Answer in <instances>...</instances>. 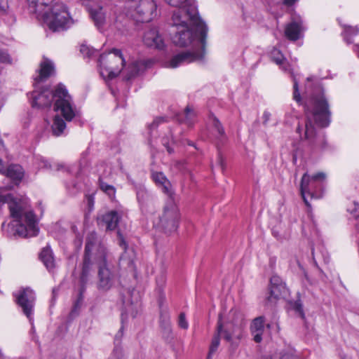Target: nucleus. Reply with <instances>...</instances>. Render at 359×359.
Returning <instances> with one entry per match:
<instances>
[{
	"mask_svg": "<svg viewBox=\"0 0 359 359\" xmlns=\"http://www.w3.org/2000/svg\"><path fill=\"white\" fill-rule=\"evenodd\" d=\"M172 27L175 29L172 36L173 43L182 47L191 44L192 48L173 56L168 67L176 68L184 64L202 61L205 53L208 27L198 14L190 16L174 12Z\"/></svg>",
	"mask_w": 359,
	"mask_h": 359,
	"instance_id": "f257e3e1",
	"label": "nucleus"
},
{
	"mask_svg": "<svg viewBox=\"0 0 359 359\" xmlns=\"http://www.w3.org/2000/svg\"><path fill=\"white\" fill-rule=\"evenodd\" d=\"M306 100L304 102V113L306 121L304 127L299 126L297 132L301 138L304 132V138L313 149H323L326 147V140L323 135H317L315 125L325 128L330 123L331 111L327 100L320 85L312 86L311 78H307L305 86Z\"/></svg>",
	"mask_w": 359,
	"mask_h": 359,
	"instance_id": "f03ea898",
	"label": "nucleus"
},
{
	"mask_svg": "<svg viewBox=\"0 0 359 359\" xmlns=\"http://www.w3.org/2000/svg\"><path fill=\"white\" fill-rule=\"evenodd\" d=\"M7 190L5 187H0V204H8L10 217L12 221L6 229L3 222L1 229L8 236L32 237L37 235L39 228L33 211L25 200L14 198L11 194H4Z\"/></svg>",
	"mask_w": 359,
	"mask_h": 359,
	"instance_id": "7ed1b4c3",
	"label": "nucleus"
},
{
	"mask_svg": "<svg viewBox=\"0 0 359 359\" xmlns=\"http://www.w3.org/2000/svg\"><path fill=\"white\" fill-rule=\"evenodd\" d=\"M32 107H48L54 102V110L60 111L67 121H71L79 116V112L73 107L71 96L63 84H58L54 92L46 88L41 91L34 90L30 95Z\"/></svg>",
	"mask_w": 359,
	"mask_h": 359,
	"instance_id": "20e7f679",
	"label": "nucleus"
},
{
	"mask_svg": "<svg viewBox=\"0 0 359 359\" xmlns=\"http://www.w3.org/2000/svg\"><path fill=\"white\" fill-rule=\"evenodd\" d=\"M245 323L243 315L236 309H231L229 314L227 321L223 323L222 314L219 315L216 332L214 334L207 359H211L220 344V338L222 337L230 346L236 348L238 346L240 341L244 337V327Z\"/></svg>",
	"mask_w": 359,
	"mask_h": 359,
	"instance_id": "39448f33",
	"label": "nucleus"
},
{
	"mask_svg": "<svg viewBox=\"0 0 359 359\" xmlns=\"http://www.w3.org/2000/svg\"><path fill=\"white\" fill-rule=\"evenodd\" d=\"M39 20L46 22L50 29L60 32L69 28L74 20L70 17L67 8L61 2L55 1L50 9L45 10V13L36 15Z\"/></svg>",
	"mask_w": 359,
	"mask_h": 359,
	"instance_id": "423d86ee",
	"label": "nucleus"
},
{
	"mask_svg": "<svg viewBox=\"0 0 359 359\" xmlns=\"http://www.w3.org/2000/svg\"><path fill=\"white\" fill-rule=\"evenodd\" d=\"M177 201V197L167 198L162 213L154 224L156 229L168 235L175 232L179 226L180 212Z\"/></svg>",
	"mask_w": 359,
	"mask_h": 359,
	"instance_id": "0eeeda50",
	"label": "nucleus"
},
{
	"mask_svg": "<svg viewBox=\"0 0 359 359\" xmlns=\"http://www.w3.org/2000/svg\"><path fill=\"white\" fill-rule=\"evenodd\" d=\"M156 4L154 0H128L125 4L126 14L139 22H149L156 15Z\"/></svg>",
	"mask_w": 359,
	"mask_h": 359,
	"instance_id": "6e6552de",
	"label": "nucleus"
},
{
	"mask_svg": "<svg viewBox=\"0 0 359 359\" xmlns=\"http://www.w3.org/2000/svg\"><path fill=\"white\" fill-rule=\"evenodd\" d=\"M125 59L118 49L102 54L98 60L100 74L104 79H114L122 71Z\"/></svg>",
	"mask_w": 359,
	"mask_h": 359,
	"instance_id": "1a4fd4ad",
	"label": "nucleus"
},
{
	"mask_svg": "<svg viewBox=\"0 0 359 359\" xmlns=\"http://www.w3.org/2000/svg\"><path fill=\"white\" fill-rule=\"evenodd\" d=\"M98 255L96 257L98 267L97 287L102 291H107L114 287L118 280L116 271L107 263V250L104 246L97 248Z\"/></svg>",
	"mask_w": 359,
	"mask_h": 359,
	"instance_id": "9d476101",
	"label": "nucleus"
},
{
	"mask_svg": "<svg viewBox=\"0 0 359 359\" xmlns=\"http://www.w3.org/2000/svg\"><path fill=\"white\" fill-rule=\"evenodd\" d=\"M95 233H92L86 238L85 252L83 260L82 270L80 276V280L83 287L92 276L95 264L97 265L96 257L98 255L97 248L102 246L96 243Z\"/></svg>",
	"mask_w": 359,
	"mask_h": 359,
	"instance_id": "9b49d317",
	"label": "nucleus"
},
{
	"mask_svg": "<svg viewBox=\"0 0 359 359\" xmlns=\"http://www.w3.org/2000/svg\"><path fill=\"white\" fill-rule=\"evenodd\" d=\"M325 179L326 175L323 172H318L312 176H309L307 172L303 175L300 184V192L307 206H310V204L306 198V195L311 196V198L320 197L321 194L318 193V189H321L323 182Z\"/></svg>",
	"mask_w": 359,
	"mask_h": 359,
	"instance_id": "f8f14e48",
	"label": "nucleus"
},
{
	"mask_svg": "<svg viewBox=\"0 0 359 359\" xmlns=\"http://www.w3.org/2000/svg\"><path fill=\"white\" fill-rule=\"evenodd\" d=\"M15 302L22 308L24 314L32 320L33 307L35 301V295L32 290L25 288L14 294Z\"/></svg>",
	"mask_w": 359,
	"mask_h": 359,
	"instance_id": "ddd939ff",
	"label": "nucleus"
},
{
	"mask_svg": "<svg viewBox=\"0 0 359 359\" xmlns=\"http://www.w3.org/2000/svg\"><path fill=\"white\" fill-rule=\"evenodd\" d=\"M82 4L88 11L95 26L98 29L101 28L106 21L103 8L94 0H83Z\"/></svg>",
	"mask_w": 359,
	"mask_h": 359,
	"instance_id": "4468645a",
	"label": "nucleus"
},
{
	"mask_svg": "<svg viewBox=\"0 0 359 359\" xmlns=\"http://www.w3.org/2000/svg\"><path fill=\"white\" fill-rule=\"evenodd\" d=\"M269 290L270 294L267 297V302L270 304H274L278 299L285 296L287 292L285 283L277 275H274L271 278Z\"/></svg>",
	"mask_w": 359,
	"mask_h": 359,
	"instance_id": "2eb2a0df",
	"label": "nucleus"
},
{
	"mask_svg": "<svg viewBox=\"0 0 359 359\" xmlns=\"http://www.w3.org/2000/svg\"><path fill=\"white\" fill-rule=\"evenodd\" d=\"M169 6L177 8L175 12H180L182 15L198 14L195 0H164Z\"/></svg>",
	"mask_w": 359,
	"mask_h": 359,
	"instance_id": "dca6fc26",
	"label": "nucleus"
},
{
	"mask_svg": "<svg viewBox=\"0 0 359 359\" xmlns=\"http://www.w3.org/2000/svg\"><path fill=\"white\" fill-rule=\"evenodd\" d=\"M304 30L303 21L300 17H294L285 29V35L290 41H297Z\"/></svg>",
	"mask_w": 359,
	"mask_h": 359,
	"instance_id": "f3484780",
	"label": "nucleus"
},
{
	"mask_svg": "<svg viewBox=\"0 0 359 359\" xmlns=\"http://www.w3.org/2000/svg\"><path fill=\"white\" fill-rule=\"evenodd\" d=\"M151 177L156 184L167 196V198H176L177 196L172 189L170 182L161 172H154Z\"/></svg>",
	"mask_w": 359,
	"mask_h": 359,
	"instance_id": "a211bd4d",
	"label": "nucleus"
},
{
	"mask_svg": "<svg viewBox=\"0 0 359 359\" xmlns=\"http://www.w3.org/2000/svg\"><path fill=\"white\" fill-rule=\"evenodd\" d=\"M150 62L149 60H136L131 62L124 72V79L129 81L137 76L149 67Z\"/></svg>",
	"mask_w": 359,
	"mask_h": 359,
	"instance_id": "6ab92c4d",
	"label": "nucleus"
},
{
	"mask_svg": "<svg viewBox=\"0 0 359 359\" xmlns=\"http://www.w3.org/2000/svg\"><path fill=\"white\" fill-rule=\"evenodd\" d=\"M143 41L148 47L157 49H162L164 47V41L155 28L149 29L144 34Z\"/></svg>",
	"mask_w": 359,
	"mask_h": 359,
	"instance_id": "aec40b11",
	"label": "nucleus"
},
{
	"mask_svg": "<svg viewBox=\"0 0 359 359\" xmlns=\"http://www.w3.org/2000/svg\"><path fill=\"white\" fill-rule=\"evenodd\" d=\"M55 0H27L29 10L31 13L36 14L45 13V10L50 9L54 4Z\"/></svg>",
	"mask_w": 359,
	"mask_h": 359,
	"instance_id": "412c9836",
	"label": "nucleus"
},
{
	"mask_svg": "<svg viewBox=\"0 0 359 359\" xmlns=\"http://www.w3.org/2000/svg\"><path fill=\"white\" fill-rule=\"evenodd\" d=\"M39 74L34 78L35 83H38L48 79L54 72L53 63L47 58H44L43 61L40 64Z\"/></svg>",
	"mask_w": 359,
	"mask_h": 359,
	"instance_id": "4be33fe9",
	"label": "nucleus"
},
{
	"mask_svg": "<svg viewBox=\"0 0 359 359\" xmlns=\"http://www.w3.org/2000/svg\"><path fill=\"white\" fill-rule=\"evenodd\" d=\"M160 327L162 334L166 339L172 338V327L170 323V317L167 311H162L159 320Z\"/></svg>",
	"mask_w": 359,
	"mask_h": 359,
	"instance_id": "5701e85b",
	"label": "nucleus"
},
{
	"mask_svg": "<svg viewBox=\"0 0 359 359\" xmlns=\"http://www.w3.org/2000/svg\"><path fill=\"white\" fill-rule=\"evenodd\" d=\"M39 258L48 271L52 272L55 268L53 252L49 246L43 248L39 254Z\"/></svg>",
	"mask_w": 359,
	"mask_h": 359,
	"instance_id": "b1692460",
	"label": "nucleus"
},
{
	"mask_svg": "<svg viewBox=\"0 0 359 359\" xmlns=\"http://www.w3.org/2000/svg\"><path fill=\"white\" fill-rule=\"evenodd\" d=\"M264 318L259 316L254 319L251 325V332L254 335V340L257 343L261 342L264 332Z\"/></svg>",
	"mask_w": 359,
	"mask_h": 359,
	"instance_id": "393cba45",
	"label": "nucleus"
},
{
	"mask_svg": "<svg viewBox=\"0 0 359 359\" xmlns=\"http://www.w3.org/2000/svg\"><path fill=\"white\" fill-rule=\"evenodd\" d=\"M101 222L105 225L107 230H114L119 222V217L116 211H110L101 217Z\"/></svg>",
	"mask_w": 359,
	"mask_h": 359,
	"instance_id": "a878e982",
	"label": "nucleus"
},
{
	"mask_svg": "<svg viewBox=\"0 0 359 359\" xmlns=\"http://www.w3.org/2000/svg\"><path fill=\"white\" fill-rule=\"evenodd\" d=\"M271 60L277 64L284 72H291L290 65L280 50L273 48L271 52Z\"/></svg>",
	"mask_w": 359,
	"mask_h": 359,
	"instance_id": "bb28decb",
	"label": "nucleus"
},
{
	"mask_svg": "<svg viewBox=\"0 0 359 359\" xmlns=\"http://www.w3.org/2000/svg\"><path fill=\"white\" fill-rule=\"evenodd\" d=\"M4 175L13 180L20 181L24 176L23 168L18 164L10 165L6 168Z\"/></svg>",
	"mask_w": 359,
	"mask_h": 359,
	"instance_id": "cd10ccee",
	"label": "nucleus"
},
{
	"mask_svg": "<svg viewBox=\"0 0 359 359\" xmlns=\"http://www.w3.org/2000/svg\"><path fill=\"white\" fill-rule=\"evenodd\" d=\"M51 129L54 136H60L66 129V123L60 116L57 115L53 118Z\"/></svg>",
	"mask_w": 359,
	"mask_h": 359,
	"instance_id": "c85d7f7f",
	"label": "nucleus"
},
{
	"mask_svg": "<svg viewBox=\"0 0 359 359\" xmlns=\"http://www.w3.org/2000/svg\"><path fill=\"white\" fill-rule=\"evenodd\" d=\"M196 114L189 107H187L183 114L178 117V120L186 123L188 126H191L194 123Z\"/></svg>",
	"mask_w": 359,
	"mask_h": 359,
	"instance_id": "c756f323",
	"label": "nucleus"
},
{
	"mask_svg": "<svg viewBox=\"0 0 359 359\" xmlns=\"http://www.w3.org/2000/svg\"><path fill=\"white\" fill-rule=\"evenodd\" d=\"M137 197L142 210H144L149 203L151 202V196L144 190H140L137 191Z\"/></svg>",
	"mask_w": 359,
	"mask_h": 359,
	"instance_id": "7c9ffc66",
	"label": "nucleus"
},
{
	"mask_svg": "<svg viewBox=\"0 0 359 359\" xmlns=\"http://www.w3.org/2000/svg\"><path fill=\"white\" fill-rule=\"evenodd\" d=\"M212 124L215 130L217 133L218 137L220 138V141L222 142L225 139V132L220 123L219 121L216 117H212Z\"/></svg>",
	"mask_w": 359,
	"mask_h": 359,
	"instance_id": "2f4dec72",
	"label": "nucleus"
},
{
	"mask_svg": "<svg viewBox=\"0 0 359 359\" xmlns=\"http://www.w3.org/2000/svg\"><path fill=\"white\" fill-rule=\"evenodd\" d=\"M359 29L357 27H347L344 29V39L348 43L353 42L352 37L358 35Z\"/></svg>",
	"mask_w": 359,
	"mask_h": 359,
	"instance_id": "473e14b6",
	"label": "nucleus"
},
{
	"mask_svg": "<svg viewBox=\"0 0 359 359\" xmlns=\"http://www.w3.org/2000/svg\"><path fill=\"white\" fill-rule=\"evenodd\" d=\"M80 51L84 57H87L89 58L97 55V53L95 49L86 45H81Z\"/></svg>",
	"mask_w": 359,
	"mask_h": 359,
	"instance_id": "72a5a7b5",
	"label": "nucleus"
},
{
	"mask_svg": "<svg viewBox=\"0 0 359 359\" xmlns=\"http://www.w3.org/2000/svg\"><path fill=\"white\" fill-rule=\"evenodd\" d=\"M291 74H292L291 72ZM293 75V74H292ZM293 78V99L299 104L302 103V97L299 91V85L298 81L294 76H292Z\"/></svg>",
	"mask_w": 359,
	"mask_h": 359,
	"instance_id": "f704fd0d",
	"label": "nucleus"
},
{
	"mask_svg": "<svg viewBox=\"0 0 359 359\" xmlns=\"http://www.w3.org/2000/svg\"><path fill=\"white\" fill-rule=\"evenodd\" d=\"M272 359H298V357L292 351L279 353L272 358Z\"/></svg>",
	"mask_w": 359,
	"mask_h": 359,
	"instance_id": "c9c22d12",
	"label": "nucleus"
},
{
	"mask_svg": "<svg viewBox=\"0 0 359 359\" xmlns=\"http://www.w3.org/2000/svg\"><path fill=\"white\" fill-rule=\"evenodd\" d=\"M101 189L104 191L107 194H108L110 197L114 196L115 194V189L113 186L109 185L106 183L101 182L100 184Z\"/></svg>",
	"mask_w": 359,
	"mask_h": 359,
	"instance_id": "e433bc0d",
	"label": "nucleus"
},
{
	"mask_svg": "<svg viewBox=\"0 0 359 359\" xmlns=\"http://www.w3.org/2000/svg\"><path fill=\"white\" fill-rule=\"evenodd\" d=\"M178 326L184 330H187L189 327V323L186 319V315L184 313H180L178 317Z\"/></svg>",
	"mask_w": 359,
	"mask_h": 359,
	"instance_id": "4c0bfd02",
	"label": "nucleus"
},
{
	"mask_svg": "<svg viewBox=\"0 0 359 359\" xmlns=\"http://www.w3.org/2000/svg\"><path fill=\"white\" fill-rule=\"evenodd\" d=\"M0 62L10 63L11 59L8 53L2 49H0Z\"/></svg>",
	"mask_w": 359,
	"mask_h": 359,
	"instance_id": "58836bf2",
	"label": "nucleus"
},
{
	"mask_svg": "<svg viewBox=\"0 0 359 359\" xmlns=\"http://www.w3.org/2000/svg\"><path fill=\"white\" fill-rule=\"evenodd\" d=\"M294 311L299 315L302 318H304V313L302 304L299 302H296L294 304Z\"/></svg>",
	"mask_w": 359,
	"mask_h": 359,
	"instance_id": "ea45409f",
	"label": "nucleus"
},
{
	"mask_svg": "<svg viewBox=\"0 0 359 359\" xmlns=\"http://www.w3.org/2000/svg\"><path fill=\"white\" fill-rule=\"evenodd\" d=\"M111 359H124L121 348L117 346L114 348Z\"/></svg>",
	"mask_w": 359,
	"mask_h": 359,
	"instance_id": "a19ab883",
	"label": "nucleus"
},
{
	"mask_svg": "<svg viewBox=\"0 0 359 359\" xmlns=\"http://www.w3.org/2000/svg\"><path fill=\"white\" fill-rule=\"evenodd\" d=\"M164 118L163 117H157L156 118L153 122L149 126V130H154L156 128L158 127V126L163 123L164 121Z\"/></svg>",
	"mask_w": 359,
	"mask_h": 359,
	"instance_id": "79ce46f5",
	"label": "nucleus"
},
{
	"mask_svg": "<svg viewBox=\"0 0 359 359\" xmlns=\"http://www.w3.org/2000/svg\"><path fill=\"white\" fill-rule=\"evenodd\" d=\"M8 0H0V11L3 13H6L8 9Z\"/></svg>",
	"mask_w": 359,
	"mask_h": 359,
	"instance_id": "37998d69",
	"label": "nucleus"
},
{
	"mask_svg": "<svg viewBox=\"0 0 359 359\" xmlns=\"http://www.w3.org/2000/svg\"><path fill=\"white\" fill-rule=\"evenodd\" d=\"M271 114L270 112L265 111L263 113L262 118H263V124L264 126H266L268 124V122L269 121L271 118Z\"/></svg>",
	"mask_w": 359,
	"mask_h": 359,
	"instance_id": "c03bdc74",
	"label": "nucleus"
},
{
	"mask_svg": "<svg viewBox=\"0 0 359 359\" xmlns=\"http://www.w3.org/2000/svg\"><path fill=\"white\" fill-rule=\"evenodd\" d=\"M298 0H283V4L287 7L293 6Z\"/></svg>",
	"mask_w": 359,
	"mask_h": 359,
	"instance_id": "a18cd8bd",
	"label": "nucleus"
},
{
	"mask_svg": "<svg viewBox=\"0 0 359 359\" xmlns=\"http://www.w3.org/2000/svg\"><path fill=\"white\" fill-rule=\"evenodd\" d=\"M162 143L167 148V151L170 154L173 152V149L168 145V141L166 139L163 138L162 140Z\"/></svg>",
	"mask_w": 359,
	"mask_h": 359,
	"instance_id": "49530a36",
	"label": "nucleus"
},
{
	"mask_svg": "<svg viewBox=\"0 0 359 359\" xmlns=\"http://www.w3.org/2000/svg\"><path fill=\"white\" fill-rule=\"evenodd\" d=\"M41 163H42V165L44 168H51V165H50V163L46 159H44V158L41 159Z\"/></svg>",
	"mask_w": 359,
	"mask_h": 359,
	"instance_id": "de8ad7c7",
	"label": "nucleus"
},
{
	"mask_svg": "<svg viewBox=\"0 0 359 359\" xmlns=\"http://www.w3.org/2000/svg\"><path fill=\"white\" fill-rule=\"evenodd\" d=\"M351 213L355 217H359V205L358 204H355L354 210L353 212H351Z\"/></svg>",
	"mask_w": 359,
	"mask_h": 359,
	"instance_id": "09e8293b",
	"label": "nucleus"
},
{
	"mask_svg": "<svg viewBox=\"0 0 359 359\" xmlns=\"http://www.w3.org/2000/svg\"><path fill=\"white\" fill-rule=\"evenodd\" d=\"M119 236H120V240H119V245L123 248V249H126V243L125 242V241L123 240V238L120 235L119 232H118Z\"/></svg>",
	"mask_w": 359,
	"mask_h": 359,
	"instance_id": "8fccbe9b",
	"label": "nucleus"
},
{
	"mask_svg": "<svg viewBox=\"0 0 359 359\" xmlns=\"http://www.w3.org/2000/svg\"><path fill=\"white\" fill-rule=\"evenodd\" d=\"M79 309V304H76L74 306V309H72V311H71V313L70 315L72 316H74L76 315H77V310Z\"/></svg>",
	"mask_w": 359,
	"mask_h": 359,
	"instance_id": "3c124183",
	"label": "nucleus"
},
{
	"mask_svg": "<svg viewBox=\"0 0 359 359\" xmlns=\"http://www.w3.org/2000/svg\"><path fill=\"white\" fill-rule=\"evenodd\" d=\"M6 168L4 165V162L1 159H0V173L4 175Z\"/></svg>",
	"mask_w": 359,
	"mask_h": 359,
	"instance_id": "603ef678",
	"label": "nucleus"
},
{
	"mask_svg": "<svg viewBox=\"0 0 359 359\" xmlns=\"http://www.w3.org/2000/svg\"><path fill=\"white\" fill-rule=\"evenodd\" d=\"M156 282L158 285H161V286H163L165 283L164 277L163 276H161L158 279H157Z\"/></svg>",
	"mask_w": 359,
	"mask_h": 359,
	"instance_id": "864d4df0",
	"label": "nucleus"
},
{
	"mask_svg": "<svg viewBox=\"0 0 359 359\" xmlns=\"http://www.w3.org/2000/svg\"><path fill=\"white\" fill-rule=\"evenodd\" d=\"M218 163H219V165L221 166V168L223 169L224 167V160H223L222 156L220 154H219V156H218Z\"/></svg>",
	"mask_w": 359,
	"mask_h": 359,
	"instance_id": "5fc2aeb1",
	"label": "nucleus"
},
{
	"mask_svg": "<svg viewBox=\"0 0 359 359\" xmlns=\"http://www.w3.org/2000/svg\"><path fill=\"white\" fill-rule=\"evenodd\" d=\"M357 52H358V57H359V46H358V47H357Z\"/></svg>",
	"mask_w": 359,
	"mask_h": 359,
	"instance_id": "6e6d98bb",
	"label": "nucleus"
},
{
	"mask_svg": "<svg viewBox=\"0 0 359 359\" xmlns=\"http://www.w3.org/2000/svg\"><path fill=\"white\" fill-rule=\"evenodd\" d=\"M3 144V140L0 137V144Z\"/></svg>",
	"mask_w": 359,
	"mask_h": 359,
	"instance_id": "4d7b16f0",
	"label": "nucleus"
},
{
	"mask_svg": "<svg viewBox=\"0 0 359 359\" xmlns=\"http://www.w3.org/2000/svg\"><path fill=\"white\" fill-rule=\"evenodd\" d=\"M312 255H313V256H314V252H313V250H312Z\"/></svg>",
	"mask_w": 359,
	"mask_h": 359,
	"instance_id": "13d9d810",
	"label": "nucleus"
},
{
	"mask_svg": "<svg viewBox=\"0 0 359 359\" xmlns=\"http://www.w3.org/2000/svg\"><path fill=\"white\" fill-rule=\"evenodd\" d=\"M53 294H55V289H53Z\"/></svg>",
	"mask_w": 359,
	"mask_h": 359,
	"instance_id": "bf43d9fd",
	"label": "nucleus"
}]
</instances>
